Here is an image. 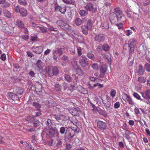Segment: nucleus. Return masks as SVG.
I'll use <instances>...</instances> for the list:
<instances>
[{"label":"nucleus","mask_w":150,"mask_h":150,"mask_svg":"<svg viewBox=\"0 0 150 150\" xmlns=\"http://www.w3.org/2000/svg\"><path fill=\"white\" fill-rule=\"evenodd\" d=\"M46 134L50 138L55 137H58L59 135V133L57 132H56L53 127L48 128V131L46 132Z\"/></svg>","instance_id":"1"},{"label":"nucleus","mask_w":150,"mask_h":150,"mask_svg":"<svg viewBox=\"0 0 150 150\" xmlns=\"http://www.w3.org/2000/svg\"><path fill=\"white\" fill-rule=\"evenodd\" d=\"M79 63L83 68H85L88 64V60L84 55H82L79 58Z\"/></svg>","instance_id":"2"},{"label":"nucleus","mask_w":150,"mask_h":150,"mask_svg":"<svg viewBox=\"0 0 150 150\" xmlns=\"http://www.w3.org/2000/svg\"><path fill=\"white\" fill-rule=\"evenodd\" d=\"M99 97L102 100L103 105L106 109L108 108H110L111 102L110 99H109L108 98H106L105 99H104L100 96Z\"/></svg>","instance_id":"3"},{"label":"nucleus","mask_w":150,"mask_h":150,"mask_svg":"<svg viewBox=\"0 0 150 150\" xmlns=\"http://www.w3.org/2000/svg\"><path fill=\"white\" fill-rule=\"evenodd\" d=\"M105 35L102 33L96 35L94 38V41L99 42H103L105 41Z\"/></svg>","instance_id":"4"},{"label":"nucleus","mask_w":150,"mask_h":150,"mask_svg":"<svg viewBox=\"0 0 150 150\" xmlns=\"http://www.w3.org/2000/svg\"><path fill=\"white\" fill-rule=\"evenodd\" d=\"M123 49V52L125 54L128 53L131 54L134 50L132 47H130L127 44L124 45Z\"/></svg>","instance_id":"5"},{"label":"nucleus","mask_w":150,"mask_h":150,"mask_svg":"<svg viewBox=\"0 0 150 150\" xmlns=\"http://www.w3.org/2000/svg\"><path fill=\"white\" fill-rule=\"evenodd\" d=\"M55 8L56 10H59L62 13L64 14L66 11V8L64 5L59 6L57 4L55 5Z\"/></svg>","instance_id":"6"},{"label":"nucleus","mask_w":150,"mask_h":150,"mask_svg":"<svg viewBox=\"0 0 150 150\" xmlns=\"http://www.w3.org/2000/svg\"><path fill=\"white\" fill-rule=\"evenodd\" d=\"M97 124L98 127L101 130H104L106 128V124L104 122L99 121L97 122Z\"/></svg>","instance_id":"7"},{"label":"nucleus","mask_w":150,"mask_h":150,"mask_svg":"<svg viewBox=\"0 0 150 150\" xmlns=\"http://www.w3.org/2000/svg\"><path fill=\"white\" fill-rule=\"evenodd\" d=\"M116 16V15L114 13H111L110 15V21L112 23L114 24L118 21Z\"/></svg>","instance_id":"8"},{"label":"nucleus","mask_w":150,"mask_h":150,"mask_svg":"<svg viewBox=\"0 0 150 150\" xmlns=\"http://www.w3.org/2000/svg\"><path fill=\"white\" fill-rule=\"evenodd\" d=\"M70 111L71 114L74 116H79V113L80 112V110L79 109L74 108L71 109Z\"/></svg>","instance_id":"9"},{"label":"nucleus","mask_w":150,"mask_h":150,"mask_svg":"<svg viewBox=\"0 0 150 150\" xmlns=\"http://www.w3.org/2000/svg\"><path fill=\"white\" fill-rule=\"evenodd\" d=\"M114 13L116 15H118L119 16H120V18H124V14L122 13L121 10L119 8H116L114 9Z\"/></svg>","instance_id":"10"},{"label":"nucleus","mask_w":150,"mask_h":150,"mask_svg":"<svg viewBox=\"0 0 150 150\" xmlns=\"http://www.w3.org/2000/svg\"><path fill=\"white\" fill-rule=\"evenodd\" d=\"M43 50V48L42 46L36 47L33 50V52L37 54H40Z\"/></svg>","instance_id":"11"},{"label":"nucleus","mask_w":150,"mask_h":150,"mask_svg":"<svg viewBox=\"0 0 150 150\" xmlns=\"http://www.w3.org/2000/svg\"><path fill=\"white\" fill-rule=\"evenodd\" d=\"M15 93H8L9 96L13 100H18L19 99V97L18 95H17Z\"/></svg>","instance_id":"12"},{"label":"nucleus","mask_w":150,"mask_h":150,"mask_svg":"<svg viewBox=\"0 0 150 150\" xmlns=\"http://www.w3.org/2000/svg\"><path fill=\"white\" fill-rule=\"evenodd\" d=\"M4 15L8 18H10L11 17V13L8 10L4 9L3 11Z\"/></svg>","instance_id":"13"},{"label":"nucleus","mask_w":150,"mask_h":150,"mask_svg":"<svg viewBox=\"0 0 150 150\" xmlns=\"http://www.w3.org/2000/svg\"><path fill=\"white\" fill-rule=\"evenodd\" d=\"M24 91L23 89L20 88H16L14 89L13 91L17 93L18 95H22Z\"/></svg>","instance_id":"14"},{"label":"nucleus","mask_w":150,"mask_h":150,"mask_svg":"<svg viewBox=\"0 0 150 150\" xmlns=\"http://www.w3.org/2000/svg\"><path fill=\"white\" fill-rule=\"evenodd\" d=\"M81 29L83 33L85 35H87L88 33V30H91L87 27L85 25H82Z\"/></svg>","instance_id":"15"},{"label":"nucleus","mask_w":150,"mask_h":150,"mask_svg":"<svg viewBox=\"0 0 150 150\" xmlns=\"http://www.w3.org/2000/svg\"><path fill=\"white\" fill-rule=\"evenodd\" d=\"M135 41L136 40L134 39H131L129 40L128 43L127 44L130 47H132L134 49V45Z\"/></svg>","instance_id":"16"},{"label":"nucleus","mask_w":150,"mask_h":150,"mask_svg":"<svg viewBox=\"0 0 150 150\" xmlns=\"http://www.w3.org/2000/svg\"><path fill=\"white\" fill-rule=\"evenodd\" d=\"M32 26L33 29L39 32L41 26H39L38 24H36L34 22L32 23Z\"/></svg>","instance_id":"17"},{"label":"nucleus","mask_w":150,"mask_h":150,"mask_svg":"<svg viewBox=\"0 0 150 150\" xmlns=\"http://www.w3.org/2000/svg\"><path fill=\"white\" fill-rule=\"evenodd\" d=\"M21 16L23 17L27 15V11L26 9L23 8H21L19 12Z\"/></svg>","instance_id":"18"},{"label":"nucleus","mask_w":150,"mask_h":150,"mask_svg":"<svg viewBox=\"0 0 150 150\" xmlns=\"http://www.w3.org/2000/svg\"><path fill=\"white\" fill-rule=\"evenodd\" d=\"M107 69V66L105 64H103L101 67L100 70V73L104 74L106 71Z\"/></svg>","instance_id":"19"},{"label":"nucleus","mask_w":150,"mask_h":150,"mask_svg":"<svg viewBox=\"0 0 150 150\" xmlns=\"http://www.w3.org/2000/svg\"><path fill=\"white\" fill-rule=\"evenodd\" d=\"M35 64L39 70L42 69V62L41 60H38Z\"/></svg>","instance_id":"20"},{"label":"nucleus","mask_w":150,"mask_h":150,"mask_svg":"<svg viewBox=\"0 0 150 150\" xmlns=\"http://www.w3.org/2000/svg\"><path fill=\"white\" fill-rule=\"evenodd\" d=\"M85 8L88 11H92L93 9V5L92 4L88 3L86 6Z\"/></svg>","instance_id":"21"},{"label":"nucleus","mask_w":150,"mask_h":150,"mask_svg":"<svg viewBox=\"0 0 150 150\" xmlns=\"http://www.w3.org/2000/svg\"><path fill=\"white\" fill-rule=\"evenodd\" d=\"M46 125L48 127V128L53 127V124L51 120L50 119H48L46 122Z\"/></svg>","instance_id":"22"},{"label":"nucleus","mask_w":150,"mask_h":150,"mask_svg":"<svg viewBox=\"0 0 150 150\" xmlns=\"http://www.w3.org/2000/svg\"><path fill=\"white\" fill-rule=\"evenodd\" d=\"M110 49V47L107 43H105L103 45L102 50L105 52L109 51Z\"/></svg>","instance_id":"23"},{"label":"nucleus","mask_w":150,"mask_h":150,"mask_svg":"<svg viewBox=\"0 0 150 150\" xmlns=\"http://www.w3.org/2000/svg\"><path fill=\"white\" fill-rule=\"evenodd\" d=\"M97 111L100 115H102L105 117L107 116V113L100 108H97Z\"/></svg>","instance_id":"24"},{"label":"nucleus","mask_w":150,"mask_h":150,"mask_svg":"<svg viewBox=\"0 0 150 150\" xmlns=\"http://www.w3.org/2000/svg\"><path fill=\"white\" fill-rule=\"evenodd\" d=\"M100 26L104 29H108L109 28V23L107 22H105L102 23Z\"/></svg>","instance_id":"25"},{"label":"nucleus","mask_w":150,"mask_h":150,"mask_svg":"<svg viewBox=\"0 0 150 150\" xmlns=\"http://www.w3.org/2000/svg\"><path fill=\"white\" fill-rule=\"evenodd\" d=\"M16 23L17 26L21 28H24V25L23 23L20 20H18L16 21Z\"/></svg>","instance_id":"26"},{"label":"nucleus","mask_w":150,"mask_h":150,"mask_svg":"<svg viewBox=\"0 0 150 150\" xmlns=\"http://www.w3.org/2000/svg\"><path fill=\"white\" fill-rule=\"evenodd\" d=\"M52 73L54 75H57L59 73V71L56 67H54L52 69Z\"/></svg>","instance_id":"27"},{"label":"nucleus","mask_w":150,"mask_h":150,"mask_svg":"<svg viewBox=\"0 0 150 150\" xmlns=\"http://www.w3.org/2000/svg\"><path fill=\"white\" fill-rule=\"evenodd\" d=\"M137 72L140 75H142L144 74V70L142 65H139V69Z\"/></svg>","instance_id":"28"},{"label":"nucleus","mask_w":150,"mask_h":150,"mask_svg":"<svg viewBox=\"0 0 150 150\" xmlns=\"http://www.w3.org/2000/svg\"><path fill=\"white\" fill-rule=\"evenodd\" d=\"M145 94V95L143 94H142V96L144 98H150V90H147L146 91Z\"/></svg>","instance_id":"29"},{"label":"nucleus","mask_w":150,"mask_h":150,"mask_svg":"<svg viewBox=\"0 0 150 150\" xmlns=\"http://www.w3.org/2000/svg\"><path fill=\"white\" fill-rule=\"evenodd\" d=\"M62 86L59 83H57L54 85V89L57 91H60L61 90Z\"/></svg>","instance_id":"30"},{"label":"nucleus","mask_w":150,"mask_h":150,"mask_svg":"<svg viewBox=\"0 0 150 150\" xmlns=\"http://www.w3.org/2000/svg\"><path fill=\"white\" fill-rule=\"evenodd\" d=\"M80 15L82 16H84L88 14L87 11L85 10H81L79 11Z\"/></svg>","instance_id":"31"},{"label":"nucleus","mask_w":150,"mask_h":150,"mask_svg":"<svg viewBox=\"0 0 150 150\" xmlns=\"http://www.w3.org/2000/svg\"><path fill=\"white\" fill-rule=\"evenodd\" d=\"M82 20L79 18H76L75 20V23L77 26L80 25L82 23Z\"/></svg>","instance_id":"32"},{"label":"nucleus","mask_w":150,"mask_h":150,"mask_svg":"<svg viewBox=\"0 0 150 150\" xmlns=\"http://www.w3.org/2000/svg\"><path fill=\"white\" fill-rule=\"evenodd\" d=\"M64 50V48H57V52L59 54V56L60 57L61 55L63 53V51Z\"/></svg>","instance_id":"33"},{"label":"nucleus","mask_w":150,"mask_h":150,"mask_svg":"<svg viewBox=\"0 0 150 150\" xmlns=\"http://www.w3.org/2000/svg\"><path fill=\"white\" fill-rule=\"evenodd\" d=\"M87 57L89 59L93 60L95 58L94 55L91 52H89L87 54Z\"/></svg>","instance_id":"34"},{"label":"nucleus","mask_w":150,"mask_h":150,"mask_svg":"<svg viewBox=\"0 0 150 150\" xmlns=\"http://www.w3.org/2000/svg\"><path fill=\"white\" fill-rule=\"evenodd\" d=\"M75 135V133H72V132H70L68 135H67V138L69 140H71Z\"/></svg>","instance_id":"35"},{"label":"nucleus","mask_w":150,"mask_h":150,"mask_svg":"<svg viewBox=\"0 0 150 150\" xmlns=\"http://www.w3.org/2000/svg\"><path fill=\"white\" fill-rule=\"evenodd\" d=\"M70 120L74 125L76 126V125L78 123V121L75 117H74L70 118Z\"/></svg>","instance_id":"36"},{"label":"nucleus","mask_w":150,"mask_h":150,"mask_svg":"<svg viewBox=\"0 0 150 150\" xmlns=\"http://www.w3.org/2000/svg\"><path fill=\"white\" fill-rule=\"evenodd\" d=\"M76 74L79 76H82L83 75V73L81 69L79 67L76 69Z\"/></svg>","instance_id":"37"},{"label":"nucleus","mask_w":150,"mask_h":150,"mask_svg":"<svg viewBox=\"0 0 150 150\" xmlns=\"http://www.w3.org/2000/svg\"><path fill=\"white\" fill-rule=\"evenodd\" d=\"M33 105L37 109V110H39L40 108L41 105L37 102H33Z\"/></svg>","instance_id":"38"},{"label":"nucleus","mask_w":150,"mask_h":150,"mask_svg":"<svg viewBox=\"0 0 150 150\" xmlns=\"http://www.w3.org/2000/svg\"><path fill=\"white\" fill-rule=\"evenodd\" d=\"M33 119V125L35 127H37L39 125V121L38 120L36 119L35 118Z\"/></svg>","instance_id":"39"},{"label":"nucleus","mask_w":150,"mask_h":150,"mask_svg":"<svg viewBox=\"0 0 150 150\" xmlns=\"http://www.w3.org/2000/svg\"><path fill=\"white\" fill-rule=\"evenodd\" d=\"M86 26L88 29L91 30L92 28V21L90 20H89L87 21L86 25Z\"/></svg>","instance_id":"40"},{"label":"nucleus","mask_w":150,"mask_h":150,"mask_svg":"<svg viewBox=\"0 0 150 150\" xmlns=\"http://www.w3.org/2000/svg\"><path fill=\"white\" fill-rule=\"evenodd\" d=\"M146 78L144 77H139L138 78V80L140 83H144L146 81Z\"/></svg>","instance_id":"41"},{"label":"nucleus","mask_w":150,"mask_h":150,"mask_svg":"<svg viewBox=\"0 0 150 150\" xmlns=\"http://www.w3.org/2000/svg\"><path fill=\"white\" fill-rule=\"evenodd\" d=\"M91 67L94 70L96 71H97L99 69L98 65L96 63L93 64L91 66Z\"/></svg>","instance_id":"42"},{"label":"nucleus","mask_w":150,"mask_h":150,"mask_svg":"<svg viewBox=\"0 0 150 150\" xmlns=\"http://www.w3.org/2000/svg\"><path fill=\"white\" fill-rule=\"evenodd\" d=\"M18 3L21 5L25 6L27 4V3L25 0H18Z\"/></svg>","instance_id":"43"},{"label":"nucleus","mask_w":150,"mask_h":150,"mask_svg":"<svg viewBox=\"0 0 150 150\" xmlns=\"http://www.w3.org/2000/svg\"><path fill=\"white\" fill-rule=\"evenodd\" d=\"M59 132L62 134H63L66 133V128L64 127H61L60 128Z\"/></svg>","instance_id":"44"},{"label":"nucleus","mask_w":150,"mask_h":150,"mask_svg":"<svg viewBox=\"0 0 150 150\" xmlns=\"http://www.w3.org/2000/svg\"><path fill=\"white\" fill-rule=\"evenodd\" d=\"M116 17L118 21H120L122 22H125L126 21V19L125 17L124 16V18H120V16H119L118 15H116Z\"/></svg>","instance_id":"45"},{"label":"nucleus","mask_w":150,"mask_h":150,"mask_svg":"<svg viewBox=\"0 0 150 150\" xmlns=\"http://www.w3.org/2000/svg\"><path fill=\"white\" fill-rule=\"evenodd\" d=\"M122 99L124 100L125 101H126L128 98H129V97L130 96H129L128 95L126 94L125 93H123L122 95Z\"/></svg>","instance_id":"46"},{"label":"nucleus","mask_w":150,"mask_h":150,"mask_svg":"<svg viewBox=\"0 0 150 150\" xmlns=\"http://www.w3.org/2000/svg\"><path fill=\"white\" fill-rule=\"evenodd\" d=\"M11 4L8 2H5L3 5L1 6V7L3 8H7L11 6Z\"/></svg>","instance_id":"47"},{"label":"nucleus","mask_w":150,"mask_h":150,"mask_svg":"<svg viewBox=\"0 0 150 150\" xmlns=\"http://www.w3.org/2000/svg\"><path fill=\"white\" fill-rule=\"evenodd\" d=\"M64 77L67 82H70L71 81V79L70 76L68 75H65L64 76Z\"/></svg>","instance_id":"48"},{"label":"nucleus","mask_w":150,"mask_h":150,"mask_svg":"<svg viewBox=\"0 0 150 150\" xmlns=\"http://www.w3.org/2000/svg\"><path fill=\"white\" fill-rule=\"evenodd\" d=\"M14 9L16 12L18 13L20 12L21 8H20V6L19 5H17L15 7Z\"/></svg>","instance_id":"49"},{"label":"nucleus","mask_w":150,"mask_h":150,"mask_svg":"<svg viewBox=\"0 0 150 150\" xmlns=\"http://www.w3.org/2000/svg\"><path fill=\"white\" fill-rule=\"evenodd\" d=\"M125 102L128 103L130 105H133L134 104L133 101H132L130 96L129 97V98H128Z\"/></svg>","instance_id":"50"},{"label":"nucleus","mask_w":150,"mask_h":150,"mask_svg":"<svg viewBox=\"0 0 150 150\" xmlns=\"http://www.w3.org/2000/svg\"><path fill=\"white\" fill-rule=\"evenodd\" d=\"M53 116L57 120L59 121L61 120V116H62V115L60 116L55 114L53 115Z\"/></svg>","instance_id":"51"},{"label":"nucleus","mask_w":150,"mask_h":150,"mask_svg":"<svg viewBox=\"0 0 150 150\" xmlns=\"http://www.w3.org/2000/svg\"><path fill=\"white\" fill-rule=\"evenodd\" d=\"M62 1L64 3L67 4L74 5L75 4L74 1L71 2V1H69V0H62Z\"/></svg>","instance_id":"52"},{"label":"nucleus","mask_w":150,"mask_h":150,"mask_svg":"<svg viewBox=\"0 0 150 150\" xmlns=\"http://www.w3.org/2000/svg\"><path fill=\"white\" fill-rule=\"evenodd\" d=\"M96 86H98V88H103V84H101L99 83H97L94 84L93 87H96Z\"/></svg>","instance_id":"53"},{"label":"nucleus","mask_w":150,"mask_h":150,"mask_svg":"<svg viewBox=\"0 0 150 150\" xmlns=\"http://www.w3.org/2000/svg\"><path fill=\"white\" fill-rule=\"evenodd\" d=\"M104 58L107 60L108 62H110L111 61V59L110 57L108 55H104Z\"/></svg>","instance_id":"54"},{"label":"nucleus","mask_w":150,"mask_h":150,"mask_svg":"<svg viewBox=\"0 0 150 150\" xmlns=\"http://www.w3.org/2000/svg\"><path fill=\"white\" fill-rule=\"evenodd\" d=\"M77 53L79 56H81L82 54L81 48L80 47H77Z\"/></svg>","instance_id":"55"},{"label":"nucleus","mask_w":150,"mask_h":150,"mask_svg":"<svg viewBox=\"0 0 150 150\" xmlns=\"http://www.w3.org/2000/svg\"><path fill=\"white\" fill-rule=\"evenodd\" d=\"M145 68L147 71H150V65L149 64L146 63L145 66Z\"/></svg>","instance_id":"56"},{"label":"nucleus","mask_w":150,"mask_h":150,"mask_svg":"<svg viewBox=\"0 0 150 150\" xmlns=\"http://www.w3.org/2000/svg\"><path fill=\"white\" fill-rule=\"evenodd\" d=\"M116 93V91L114 89L111 90L110 93L111 96L112 97H114L115 96Z\"/></svg>","instance_id":"57"},{"label":"nucleus","mask_w":150,"mask_h":150,"mask_svg":"<svg viewBox=\"0 0 150 150\" xmlns=\"http://www.w3.org/2000/svg\"><path fill=\"white\" fill-rule=\"evenodd\" d=\"M47 32L46 29L43 27L41 26L40 28V31L39 32H41L42 33H45Z\"/></svg>","instance_id":"58"},{"label":"nucleus","mask_w":150,"mask_h":150,"mask_svg":"<svg viewBox=\"0 0 150 150\" xmlns=\"http://www.w3.org/2000/svg\"><path fill=\"white\" fill-rule=\"evenodd\" d=\"M72 64L74 68L75 69H76L79 68L78 65L76 62L74 61L72 62Z\"/></svg>","instance_id":"59"},{"label":"nucleus","mask_w":150,"mask_h":150,"mask_svg":"<svg viewBox=\"0 0 150 150\" xmlns=\"http://www.w3.org/2000/svg\"><path fill=\"white\" fill-rule=\"evenodd\" d=\"M94 100L99 105V104L100 105L101 104V102L99 98L97 97H94Z\"/></svg>","instance_id":"60"},{"label":"nucleus","mask_w":150,"mask_h":150,"mask_svg":"<svg viewBox=\"0 0 150 150\" xmlns=\"http://www.w3.org/2000/svg\"><path fill=\"white\" fill-rule=\"evenodd\" d=\"M133 95L134 97L137 99L140 100L141 99L139 95L137 93H134Z\"/></svg>","instance_id":"61"},{"label":"nucleus","mask_w":150,"mask_h":150,"mask_svg":"<svg viewBox=\"0 0 150 150\" xmlns=\"http://www.w3.org/2000/svg\"><path fill=\"white\" fill-rule=\"evenodd\" d=\"M57 141L58 142L56 144V146L58 147L61 146L62 144V141L60 139H58Z\"/></svg>","instance_id":"62"},{"label":"nucleus","mask_w":150,"mask_h":150,"mask_svg":"<svg viewBox=\"0 0 150 150\" xmlns=\"http://www.w3.org/2000/svg\"><path fill=\"white\" fill-rule=\"evenodd\" d=\"M37 38L38 37L35 35L31 36L30 37V40L32 41H36Z\"/></svg>","instance_id":"63"},{"label":"nucleus","mask_w":150,"mask_h":150,"mask_svg":"<svg viewBox=\"0 0 150 150\" xmlns=\"http://www.w3.org/2000/svg\"><path fill=\"white\" fill-rule=\"evenodd\" d=\"M0 58L1 60L4 61L6 59V55L4 54H1V55Z\"/></svg>","instance_id":"64"}]
</instances>
